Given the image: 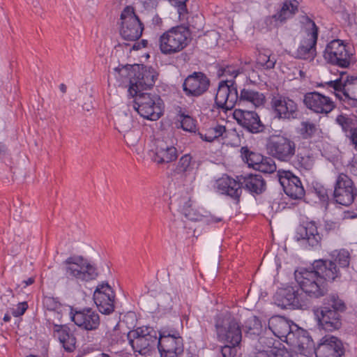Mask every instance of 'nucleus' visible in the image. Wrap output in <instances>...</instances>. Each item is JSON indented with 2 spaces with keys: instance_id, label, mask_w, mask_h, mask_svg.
<instances>
[{
  "instance_id": "28",
  "label": "nucleus",
  "mask_w": 357,
  "mask_h": 357,
  "mask_svg": "<svg viewBox=\"0 0 357 357\" xmlns=\"http://www.w3.org/2000/svg\"><path fill=\"white\" fill-rule=\"evenodd\" d=\"M237 123L252 133H259L264 130V125L255 111L236 109L233 114Z\"/></svg>"
},
{
  "instance_id": "25",
  "label": "nucleus",
  "mask_w": 357,
  "mask_h": 357,
  "mask_svg": "<svg viewBox=\"0 0 357 357\" xmlns=\"http://www.w3.org/2000/svg\"><path fill=\"white\" fill-rule=\"evenodd\" d=\"M303 102L313 112L326 115L335 107L334 102L329 97L316 91L307 93L304 96Z\"/></svg>"
},
{
  "instance_id": "13",
  "label": "nucleus",
  "mask_w": 357,
  "mask_h": 357,
  "mask_svg": "<svg viewBox=\"0 0 357 357\" xmlns=\"http://www.w3.org/2000/svg\"><path fill=\"white\" fill-rule=\"evenodd\" d=\"M157 346L160 357H178L183 353V338L173 329H162L159 332Z\"/></svg>"
},
{
  "instance_id": "7",
  "label": "nucleus",
  "mask_w": 357,
  "mask_h": 357,
  "mask_svg": "<svg viewBox=\"0 0 357 357\" xmlns=\"http://www.w3.org/2000/svg\"><path fill=\"white\" fill-rule=\"evenodd\" d=\"M134 97V108L144 118L156 121L162 114L163 102L159 96L141 91Z\"/></svg>"
},
{
  "instance_id": "14",
  "label": "nucleus",
  "mask_w": 357,
  "mask_h": 357,
  "mask_svg": "<svg viewBox=\"0 0 357 357\" xmlns=\"http://www.w3.org/2000/svg\"><path fill=\"white\" fill-rule=\"evenodd\" d=\"M325 84L328 89L341 92L344 99L339 93H335L336 97L344 101L352 100L351 105L357 107V76H349L347 72L341 71L337 79L327 82Z\"/></svg>"
},
{
  "instance_id": "40",
  "label": "nucleus",
  "mask_w": 357,
  "mask_h": 357,
  "mask_svg": "<svg viewBox=\"0 0 357 357\" xmlns=\"http://www.w3.org/2000/svg\"><path fill=\"white\" fill-rule=\"evenodd\" d=\"M241 155L243 160L255 169H257L264 157L258 153L250 151L247 146L241 147Z\"/></svg>"
},
{
  "instance_id": "53",
  "label": "nucleus",
  "mask_w": 357,
  "mask_h": 357,
  "mask_svg": "<svg viewBox=\"0 0 357 357\" xmlns=\"http://www.w3.org/2000/svg\"><path fill=\"white\" fill-rule=\"evenodd\" d=\"M43 302L44 306L50 311H57L61 307V303L56 298L45 296Z\"/></svg>"
},
{
  "instance_id": "34",
  "label": "nucleus",
  "mask_w": 357,
  "mask_h": 357,
  "mask_svg": "<svg viewBox=\"0 0 357 357\" xmlns=\"http://www.w3.org/2000/svg\"><path fill=\"white\" fill-rule=\"evenodd\" d=\"M240 73V68L237 66L232 65L220 66L218 70V76L219 77H225V79L220 81L215 97H218L220 91V86L222 82H225L227 85L230 87L231 82H234V83H236L235 79Z\"/></svg>"
},
{
  "instance_id": "21",
  "label": "nucleus",
  "mask_w": 357,
  "mask_h": 357,
  "mask_svg": "<svg viewBox=\"0 0 357 357\" xmlns=\"http://www.w3.org/2000/svg\"><path fill=\"white\" fill-rule=\"evenodd\" d=\"M151 152L152 160L159 165L172 162L176 160L178 155L177 149L173 141L169 139H155Z\"/></svg>"
},
{
  "instance_id": "22",
  "label": "nucleus",
  "mask_w": 357,
  "mask_h": 357,
  "mask_svg": "<svg viewBox=\"0 0 357 357\" xmlns=\"http://www.w3.org/2000/svg\"><path fill=\"white\" fill-rule=\"evenodd\" d=\"M271 104L278 119L290 121L298 118V105L290 98L278 94L273 97Z\"/></svg>"
},
{
  "instance_id": "16",
  "label": "nucleus",
  "mask_w": 357,
  "mask_h": 357,
  "mask_svg": "<svg viewBox=\"0 0 357 357\" xmlns=\"http://www.w3.org/2000/svg\"><path fill=\"white\" fill-rule=\"evenodd\" d=\"M273 300L282 309H302L306 306L305 296L298 287L289 286L278 289Z\"/></svg>"
},
{
  "instance_id": "27",
  "label": "nucleus",
  "mask_w": 357,
  "mask_h": 357,
  "mask_svg": "<svg viewBox=\"0 0 357 357\" xmlns=\"http://www.w3.org/2000/svg\"><path fill=\"white\" fill-rule=\"evenodd\" d=\"M66 275L80 282L89 280V262L82 257H70L65 261Z\"/></svg>"
},
{
  "instance_id": "31",
  "label": "nucleus",
  "mask_w": 357,
  "mask_h": 357,
  "mask_svg": "<svg viewBox=\"0 0 357 357\" xmlns=\"http://www.w3.org/2000/svg\"><path fill=\"white\" fill-rule=\"evenodd\" d=\"M242 188L250 192L259 195L266 189V182L261 174H247L240 176Z\"/></svg>"
},
{
  "instance_id": "59",
  "label": "nucleus",
  "mask_w": 357,
  "mask_h": 357,
  "mask_svg": "<svg viewBox=\"0 0 357 357\" xmlns=\"http://www.w3.org/2000/svg\"><path fill=\"white\" fill-rule=\"evenodd\" d=\"M100 324V316L95 312H91V331L98 330Z\"/></svg>"
},
{
  "instance_id": "1",
  "label": "nucleus",
  "mask_w": 357,
  "mask_h": 357,
  "mask_svg": "<svg viewBox=\"0 0 357 357\" xmlns=\"http://www.w3.org/2000/svg\"><path fill=\"white\" fill-rule=\"evenodd\" d=\"M265 102V96L263 93L250 88H243L238 93L237 84L231 82L230 88L225 82L220 86L218 97H215V103L218 108L230 110L238 105L250 103L255 107L263 105Z\"/></svg>"
},
{
  "instance_id": "20",
  "label": "nucleus",
  "mask_w": 357,
  "mask_h": 357,
  "mask_svg": "<svg viewBox=\"0 0 357 357\" xmlns=\"http://www.w3.org/2000/svg\"><path fill=\"white\" fill-rule=\"evenodd\" d=\"M211 81L202 72H194L183 81L182 88L188 97L197 98L205 93L209 89Z\"/></svg>"
},
{
  "instance_id": "30",
  "label": "nucleus",
  "mask_w": 357,
  "mask_h": 357,
  "mask_svg": "<svg viewBox=\"0 0 357 357\" xmlns=\"http://www.w3.org/2000/svg\"><path fill=\"white\" fill-rule=\"evenodd\" d=\"M241 331L244 333L243 343L250 345L263 332L261 321L257 317L251 316L244 321Z\"/></svg>"
},
{
  "instance_id": "12",
  "label": "nucleus",
  "mask_w": 357,
  "mask_h": 357,
  "mask_svg": "<svg viewBox=\"0 0 357 357\" xmlns=\"http://www.w3.org/2000/svg\"><path fill=\"white\" fill-rule=\"evenodd\" d=\"M215 326L218 340L220 342L238 345L243 341L241 328L234 317H220L216 319Z\"/></svg>"
},
{
  "instance_id": "58",
  "label": "nucleus",
  "mask_w": 357,
  "mask_h": 357,
  "mask_svg": "<svg viewBox=\"0 0 357 357\" xmlns=\"http://www.w3.org/2000/svg\"><path fill=\"white\" fill-rule=\"evenodd\" d=\"M28 308V304L26 302H22L18 303L16 308H13L12 314L14 317H17L23 315Z\"/></svg>"
},
{
  "instance_id": "45",
  "label": "nucleus",
  "mask_w": 357,
  "mask_h": 357,
  "mask_svg": "<svg viewBox=\"0 0 357 357\" xmlns=\"http://www.w3.org/2000/svg\"><path fill=\"white\" fill-rule=\"evenodd\" d=\"M70 314H72L71 319L75 322V324L79 327L83 328L87 331H89V317L80 311L73 314V308H70Z\"/></svg>"
},
{
  "instance_id": "47",
  "label": "nucleus",
  "mask_w": 357,
  "mask_h": 357,
  "mask_svg": "<svg viewBox=\"0 0 357 357\" xmlns=\"http://www.w3.org/2000/svg\"><path fill=\"white\" fill-rule=\"evenodd\" d=\"M179 119L181 127L183 130L190 132H195L196 121L192 117L183 113L179 115Z\"/></svg>"
},
{
  "instance_id": "32",
  "label": "nucleus",
  "mask_w": 357,
  "mask_h": 357,
  "mask_svg": "<svg viewBox=\"0 0 357 357\" xmlns=\"http://www.w3.org/2000/svg\"><path fill=\"white\" fill-rule=\"evenodd\" d=\"M54 336L59 340L63 349L71 352L75 348V338L70 333L68 327L63 324H54Z\"/></svg>"
},
{
  "instance_id": "17",
  "label": "nucleus",
  "mask_w": 357,
  "mask_h": 357,
  "mask_svg": "<svg viewBox=\"0 0 357 357\" xmlns=\"http://www.w3.org/2000/svg\"><path fill=\"white\" fill-rule=\"evenodd\" d=\"M357 195L353 181L345 174H339L337 176L333 196L335 202L343 206L351 204Z\"/></svg>"
},
{
  "instance_id": "41",
  "label": "nucleus",
  "mask_w": 357,
  "mask_h": 357,
  "mask_svg": "<svg viewBox=\"0 0 357 357\" xmlns=\"http://www.w3.org/2000/svg\"><path fill=\"white\" fill-rule=\"evenodd\" d=\"M331 259L334 260L337 266L342 268H346L349 266L351 256L349 252L346 249L335 250L331 252L329 255Z\"/></svg>"
},
{
  "instance_id": "55",
  "label": "nucleus",
  "mask_w": 357,
  "mask_h": 357,
  "mask_svg": "<svg viewBox=\"0 0 357 357\" xmlns=\"http://www.w3.org/2000/svg\"><path fill=\"white\" fill-rule=\"evenodd\" d=\"M267 357H291L289 351L284 347H273L269 351H266Z\"/></svg>"
},
{
  "instance_id": "18",
  "label": "nucleus",
  "mask_w": 357,
  "mask_h": 357,
  "mask_svg": "<svg viewBox=\"0 0 357 357\" xmlns=\"http://www.w3.org/2000/svg\"><path fill=\"white\" fill-rule=\"evenodd\" d=\"M93 300L102 314L109 315L114 311L115 293L108 282H102L96 287Z\"/></svg>"
},
{
  "instance_id": "56",
  "label": "nucleus",
  "mask_w": 357,
  "mask_h": 357,
  "mask_svg": "<svg viewBox=\"0 0 357 357\" xmlns=\"http://www.w3.org/2000/svg\"><path fill=\"white\" fill-rule=\"evenodd\" d=\"M314 192L321 202H327L328 200V190L323 185L317 184L314 187Z\"/></svg>"
},
{
  "instance_id": "36",
  "label": "nucleus",
  "mask_w": 357,
  "mask_h": 357,
  "mask_svg": "<svg viewBox=\"0 0 357 357\" xmlns=\"http://www.w3.org/2000/svg\"><path fill=\"white\" fill-rule=\"evenodd\" d=\"M196 162L192 156L189 154H185L181 156L176 165L175 172L178 174L187 176L190 174L195 169Z\"/></svg>"
},
{
  "instance_id": "51",
  "label": "nucleus",
  "mask_w": 357,
  "mask_h": 357,
  "mask_svg": "<svg viewBox=\"0 0 357 357\" xmlns=\"http://www.w3.org/2000/svg\"><path fill=\"white\" fill-rule=\"evenodd\" d=\"M134 65H126V66H119L117 68H115L114 70L118 72L121 77L128 78L129 79V84H130V81L134 77L133 73V67Z\"/></svg>"
},
{
  "instance_id": "52",
  "label": "nucleus",
  "mask_w": 357,
  "mask_h": 357,
  "mask_svg": "<svg viewBox=\"0 0 357 357\" xmlns=\"http://www.w3.org/2000/svg\"><path fill=\"white\" fill-rule=\"evenodd\" d=\"M174 6L177 10L180 20H188V10L187 8L186 1H173Z\"/></svg>"
},
{
  "instance_id": "11",
  "label": "nucleus",
  "mask_w": 357,
  "mask_h": 357,
  "mask_svg": "<svg viewBox=\"0 0 357 357\" xmlns=\"http://www.w3.org/2000/svg\"><path fill=\"white\" fill-rule=\"evenodd\" d=\"M133 73L134 77L128 90L129 95L133 98L142 91L153 87L158 75L153 68L143 64H135Z\"/></svg>"
},
{
  "instance_id": "61",
  "label": "nucleus",
  "mask_w": 357,
  "mask_h": 357,
  "mask_svg": "<svg viewBox=\"0 0 357 357\" xmlns=\"http://www.w3.org/2000/svg\"><path fill=\"white\" fill-rule=\"evenodd\" d=\"M162 23V19L158 16V15L155 14L152 18V24L154 26H160Z\"/></svg>"
},
{
  "instance_id": "57",
  "label": "nucleus",
  "mask_w": 357,
  "mask_h": 357,
  "mask_svg": "<svg viewBox=\"0 0 357 357\" xmlns=\"http://www.w3.org/2000/svg\"><path fill=\"white\" fill-rule=\"evenodd\" d=\"M237 345H225L221 347L220 352L222 357H235L236 355Z\"/></svg>"
},
{
  "instance_id": "60",
  "label": "nucleus",
  "mask_w": 357,
  "mask_h": 357,
  "mask_svg": "<svg viewBox=\"0 0 357 357\" xmlns=\"http://www.w3.org/2000/svg\"><path fill=\"white\" fill-rule=\"evenodd\" d=\"M347 171L350 174L357 176V158L353 157L351 161L346 165Z\"/></svg>"
},
{
  "instance_id": "49",
  "label": "nucleus",
  "mask_w": 357,
  "mask_h": 357,
  "mask_svg": "<svg viewBox=\"0 0 357 357\" xmlns=\"http://www.w3.org/2000/svg\"><path fill=\"white\" fill-rule=\"evenodd\" d=\"M183 204H184L181 210L188 219L192 221H199L201 220V215L196 214L194 210L191 208L192 205L190 199L188 201L185 200Z\"/></svg>"
},
{
  "instance_id": "2",
  "label": "nucleus",
  "mask_w": 357,
  "mask_h": 357,
  "mask_svg": "<svg viewBox=\"0 0 357 357\" xmlns=\"http://www.w3.org/2000/svg\"><path fill=\"white\" fill-rule=\"evenodd\" d=\"M268 331L281 340L299 349H310L314 346L307 331L283 317H271L268 321Z\"/></svg>"
},
{
  "instance_id": "19",
  "label": "nucleus",
  "mask_w": 357,
  "mask_h": 357,
  "mask_svg": "<svg viewBox=\"0 0 357 357\" xmlns=\"http://www.w3.org/2000/svg\"><path fill=\"white\" fill-rule=\"evenodd\" d=\"M294 239L309 250L321 247V237L315 222L312 221L298 226Z\"/></svg>"
},
{
  "instance_id": "3",
  "label": "nucleus",
  "mask_w": 357,
  "mask_h": 357,
  "mask_svg": "<svg viewBox=\"0 0 357 357\" xmlns=\"http://www.w3.org/2000/svg\"><path fill=\"white\" fill-rule=\"evenodd\" d=\"M347 309V304L338 294H329L324 298V305L318 315L319 325L327 331L339 329L342 326V314Z\"/></svg>"
},
{
  "instance_id": "37",
  "label": "nucleus",
  "mask_w": 357,
  "mask_h": 357,
  "mask_svg": "<svg viewBox=\"0 0 357 357\" xmlns=\"http://www.w3.org/2000/svg\"><path fill=\"white\" fill-rule=\"evenodd\" d=\"M268 331H265L264 334L261 333L257 340L250 342V346L254 347L261 355L266 356L267 351L266 349H271L274 345L275 340L273 337H268Z\"/></svg>"
},
{
  "instance_id": "35",
  "label": "nucleus",
  "mask_w": 357,
  "mask_h": 357,
  "mask_svg": "<svg viewBox=\"0 0 357 357\" xmlns=\"http://www.w3.org/2000/svg\"><path fill=\"white\" fill-rule=\"evenodd\" d=\"M127 145L137 154L140 155L143 152V144L140 142L141 132L138 130H128L123 135Z\"/></svg>"
},
{
  "instance_id": "48",
  "label": "nucleus",
  "mask_w": 357,
  "mask_h": 357,
  "mask_svg": "<svg viewBox=\"0 0 357 357\" xmlns=\"http://www.w3.org/2000/svg\"><path fill=\"white\" fill-rule=\"evenodd\" d=\"M257 62L259 66L264 69L269 70L275 67L276 60L273 56L267 55L266 54H259Z\"/></svg>"
},
{
  "instance_id": "64",
  "label": "nucleus",
  "mask_w": 357,
  "mask_h": 357,
  "mask_svg": "<svg viewBox=\"0 0 357 357\" xmlns=\"http://www.w3.org/2000/svg\"><path fill=\"white\" fill-rule=\"evenodd\" d=\"M10 319H11L10 316L8 314H6L3 318V320L5 322H8V321H10Z\"/></svg>"
},
{
  "instance_id": "42",
  "label": "nucleus",
  "mask_w": 357,
  "mask_h": 357,
  "mask_svg": "<svg viewBox=\"0 0 357 357\" xmlns=\"http://www.w3.org/2000/svg\"><path fill=\"white\" fill-rule=\"evenodd\" d=\"M225 131V126L216 125L214 127H211L207 129L204 133L199 132V135L202 140L211 142L221 137Z\"/></svg>"
},
{
  "instance_id": "44",
  "label": "nucleus",
  "mask_w": 357,
  "mask_h": 357,
  "mask_svg": "<svg viewBox=\"0 0 357 357\" xmlns=\"http://www.w3.org/2000/svg\"><path fill=\"white\" fill-rule=\"evenodd\" d=\"M317 131L315 124L310 121H302L298 132L303 139H307L314 136Z\"/></svg>"
},
{
  "instance_id": "4",
  "label": "nucleus",
  "mask_w": 357,
  "mask_h": 357,
  "mask_svg": "<svg viewBox=\"0 0 357 357\" xmlns=\"http://www.w3.org/2000/svg\"><path fill=\"white\" fill-rule=\"evenodd\" d=\"M190 42L189 27L176 26L164 32L158 38L162 54L172 55L183 50Z\"/></svg>"
},
{
  "instance_id": "9",
  "label": "nucleus",
  "mask_w": 357,
  "mask_h": 357,
  "mask_svg": "<svg viewBox=\"0 0 357 357\" xmlns=\"http://www.w3.org/2000/svg\"><path fill=\"white\" fill-rule=\"evenodd\" d=\"M296 145L291 139L280 135H271L266 141L268 154L281 162H289L295 155Z\"/></svg>"
},
{
  "instance_id": "23",
  "label": "nucleus",
  "mask_w": 357,
  "mask_h": 357,
  "mask_svg": "<svg viewBox=\"0 0 357 357\" xmlns=\"http://www.w3.org/2000/svg\"><path fill=\"white\" fill-rule=\"evenodd\" d=\"M278 180L285 194L294 199H301L305 196V190L301 179L290 171L279 170Z\"/></svg>"
},
{
  "instance_id": "50",
  "label": "nucleus",
  "mask_w": 357,
  "mask_h": 357,
  "mask_svg": "<svg viewBox=\"0 0 357 357\" xmlns=\"http://www.w3.org/2000/svg\"><path fill=\"white\" fill-rule=\"evenodd\" d=\"M203 18L201 16L196 15L192 17V20L189 22L188 26H185V27H189L190 35L192 33L199 32L202 31L204 29V22Z\"/></svg>"
},
{
  "instance_id": "46",
  "label": "nucleus",
  "mask_w": 357,
  "mask_h": 357,
  "mask_svg": "<svg viewBox=\"0 0 357 357\" xmlns=\"http://www.w3.org/2000/svg\"><path fill=\"white\" fill-rule=\"evenodd\" d=\"M276 169V165L273 159L270 157L264 156L262 161L257 167L256 170L266 174H271L275 172Z\"/></svg>"
},
{
  "instance_id": "6",
  "label": "nucleus",
  "mask_w": 357,
  "mask_h": 357,
  "mask_svg": "<svg viewBox=\"0 0 357 357\" xmlns=\"http://www.w3.org/2000/svg\"><path fill=\"white\" fill-rule=\"evenodd\" d=\"M324 58L328 63L347 68L356 63V57L351 47L342 40L335 39L326 45Z\"/></svg>"
},
{
  "instance_id": "62",
  "label": "nucleus",
  "mask_w": 357,
  "mask_h": 357,
  "mask_svg": "<svg viewBox=\"0 0 357 357\" xmlns=\"http://www.w3.org/2000/svg\"><path fill=\"white\" fill-rule=\"evenodd\" d=\"M222 220V218H217L215 216H211L208 219H207V222L208 223H217L221 222Z\"/></svg>"
},
{
  "instance_id": "63",
  "label": "nucleus",
  "mask_w": 357,
  "mask_h": 357,
  "mask_svg": "<svg viewBox=\"0 0 357 357\" xmlns=\"http://www.w3.org/2000/svg\"><path fill=\"white\" fill-rule=\"evenodd\" d=\"M34 282V278H29L26 280H23L22 283L24 284V287H26L29 285L32 284Z\"/></svg>"
},
{
  "instance_id": "8",
  "label": "nucleus",
  "mask_w": 357,
  "mask_h": 357,
  "mask_svg": "<svg viewBox=\"0 0 357 357\" xmlns=\"http://www.w3.org/2000/svg\"><path fill=\"white\" fill-rule=\"evenodd\" d=\"M301 22L305 25L306 38H303L296 52V58L312 61L316 56V45L319 28L308 16L302 17Z\"/></svg>"
},
{
  "instance_id": "33",
  "label": "nucleus",
  "mask_w": 357,
  "mask_h": 357,
  "mask_svg": "<svg viewBox=\"0 0 357 357\" xmlns=\"http://www.w3.org/2000/svg\"><path fill=\"white\" fill-rule=\"evenodd\" d=\"M298 10V1H284L275 15L266 19V23L268 20H273L275 22V26H278V23H284L288 19L293 17Z\"/></svg>"
},
{
  "instance_id": "38",
  "label": "nucleus",
  "mask_w": 357,
  "mask_h": 357,
  "mask_svg": "<svg viewBox=\"0 0 357 357\" xmlns=\"http://www.w3.org/2000/svg\"><path fill=\"white\" fill-rule=\"evenodd\" d=\"M314 160L312 156L304 153H298L291 161L293 166L300 171L311 170L314 166Z\"/></svg>"
},
{
  "instance_id": "39",
  "label": "nucleus",
  "mask_w": 357,
  "mask_h": 357,
  "mask_svg": "<svg viewBox=\"0 0 357 357\" xmlns=\"http://www.w3.org/2000/svg\"><path fill=\"white\" fill-rule=\"evenodd\" d=\"M97 256L98 260L95 259L93 263L91 262V280L102 278L109 273L108 265L102 260L98 254Z\"/></svg>"
},
{
  "instance_id": "15",
  "label": "nucleus",
  "mask_w": 357,
  "mask_h": 357,
  "mask_svg": "<svg viewBox=\"0 0 357 357\" xmlns=\"http://www.w3.org/2000/svg\"><path fill=\"white\" fill-rule=\"evenodd\" d=\"M120 34L126 40L135 41L138 40L143 32L144 24L135 14L132 6H126L120 16Z\"/></svg>"
},
{
  "instance_id": "24",
  "label": "nucleus",
  "mask_w": 357,
  "mask_h": 357,
  "mask_svg": "<svg viewBox=\"0 0 357 357\" xmlns=\"http://www.w3.org/2000/svg\"><path fill=\"white\" fill-rule=\"evenodd\" d=\"M316 357H342L345 349L341 340L333 335H325L315 349Z\"/></svg>"
},
{
  "instance_id": "26",
  "label": "nucleus",
  "mask_w": 357,
  "mask_h": 357,
  "mask_svg": "<svg viewBox=\"0 0 357 357\" xmlns=\"http://www.w3.org/2000/svg\"><path fill=\"white\" fill-rule=\"evenodd\" d=\"M312 266L316 270V273L323 279L325 283L341 280L342 273L340 268L331 258L314 260Z\"/></svg>"
},
{
  "instance_id": "10",
  "label": "nucleus",
  "mask_w": 357,
  "mask_h": 357,
  "mask_svg": "<svg viewBox=\"0 0 357 357\" xmlns=\"http://www.w3.org/2000/svg\"><path fill=\"white\" fill-rule=\"evenodd\" d=\"M127 337L134 351L142 355L149 353L158 343L157 332L147 326L129 331Z\"/></svg>"
},
{
  "instance_id": "29",
  "label": "nucleus",
  "mask_w": 357,
  "mask_h": 357,
  "mask_svg": "<svg viewBox=\"0 0 357 357\" xmlns=\"http://www.w3.org/2000/svg\"><path fill=\"white\" fill-rule=\"evenodd\" d=\"M237 178L238 181H236L233 178L225 175L216 181L215 185L219 193L231 197L235 201L236 204L239 203L242 193L240 176Z\"/></svg>"
},
{
  "instance_id": "5",
  "label": "nucleus",
  "mask_w": 357,
  "mask_h": 357,
  "mask_svg": "<svg viewBox=\"0 0 357 357\" xmlns=\"http://www.w3.org/2000/svg\"><path fill=\"white\" fill-rule=\"evenodd\" d=\"M295 279L299 284L301 291L305 293L311 298H321L328 291L326 283L312 267L311 269L296 271Z\"/></svg>"
},
{
  "instance_id": "43",
  "label": "nucleus",
  "mask_w": 357,
  "mask_h": 357,
  "mask_svg": "<svg viewBox=\"0 0 357 357\" xmlns=\"http://www.w3.org/2000/svg\"><path fill=\"white\" fill-rule=\"evenodd\" d=\"M105 342V330L102 328H98V330L91 331V343H92L93 347H91V350L96 349L99 350L103 342Z\"/></svg>"
},
{
  "instance_id": "54",
  "label": "nucleus",
  "mask_w": 357,
  "mask_h": 357,
  "mask_svg": "<svg viewBox=\"0 0 357 357\" xmlns=\"http://www.w3.org/2000/svg\"><path fill=\"white\" fill-rule=\"evenodd\" d=\"M336 122L338 125H340L343 131L347 132L349 131V134L351 135V130L353 129L351 126L352 123V121L351 119L340 114L338 115L336 118Z\"/></svg>"
}]
</instances>
